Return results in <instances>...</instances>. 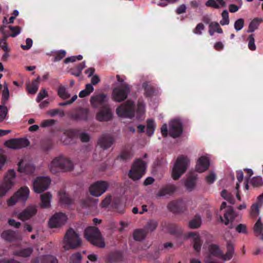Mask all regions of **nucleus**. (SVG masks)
Wrapping results in <instances>:
<instances>
[{
	"mask_svg": "<svg viewBox=\"0 0 263 263\" xmlns=\"http://www.w3.org/2000/svg\"><path fill=\"white\" fill-rule=\"evenodd\" d=\"M130 91L128 84L123 83L119 87H115L112 90V99L118 102L124 101Z\"/></svg>",
	"mask_w": 263,
	"mask_h": 263,
	"instance_id": "obj_9",
	"label": "nucleus"
},
{
	"mask_svg": "<svg viewBox=\"0 0 263 263\" xmlns=\"http://www.w3.org/2000/svg\"><path fill=\"white\" fill-rule=\"evenodd\" d=\"M93 90V87L91 84H87L86 85L85 89L80 92L79 96L80 98H84L89 95Z\"/></svg>",
	"mask_w": 263,
	"mask_h": 263,
	"instance_id": "obj_44",
	"label": "nucleus"
},
{
	"mask_svg": "<svg viewBox=\"0 0 263 263\" xmlns=\"http://www.w3.org/2000/svg\"><path fill=\"white\" fill-rule=\"evenodd\" d=\"M9 98V91L7 84L4 85L2 93V104L5 105Z\"/></svg>",
	"mask_w": 263,
	"mask_h": 263,
	"instance_id": "obj_50",
	"label": "nucleus"
},
{
	"mask_svg": "<svg viewBox=\"0 0 263 263\" xmlns=\"http://www.w3.org/2000/svg\"><path fill=\"white\" fill-rule=\"evenodd\" d=\"M60 202L64 204L69 205L73 202V200L71 198L68 194L64 191H60L59 192Z\"/></svg>",
	"mask_w": 263,
	"mask_h": 263,
	"instance_id": "obj_34",
	"label": "nucleus"
},
{
	"mask_svg": "<svg viewBox=\"0 0 263 263\" xmlns=\"http://www.w3.org/2000/svg\"><path fill=\"white\" fill-rule=\"evenodd\" d=\"M8 112V109L7 107L5 105H0V122H2L5 117L6 116Z\"/></svg>",
	"mask_w": 263,
	"mask_h": 263,
	"instance_id": "obj_59",
	"label": "nucleus"
},
{
	"mask_svg": "<svg viewBox=\"0 0 263 263\" xmlns=\"http://www.w3.org/2000/svg\"><path fill=\"white\" fill-rule=\"evenodd\" d=\"M147 130L146 134L148 136L153 135L155 129V124L154 120L148 119L146 121Z\"/></svg>",
	"mask_w": 263,
	"mask_h": 263,
	"instance_id": "obj_42",
	"label": "nucleus"
},
{
	"mask_svg": "<svg viewBox=\"0 0 263 263\" xmlns=\"http://www.w3.org/2000/svg\"><path fill=\"white\" fill-rule=\"evenodd\" d=\"M41 263H58V261L55 257L47 255L42 256Z\"/></svg>",
	"mask_w": 263,
	"mask_h": 263,
	"instance_id": "obj_49",
	"label": "nucleus"
},
{
	"mask_svg": "<svg viewBox=\"0 0 263 263\" xmlns=\"http://www.w3.org/2000/svg\"><path fill=\"white\" fill-rule=\"evenodd\" d=\"M260 206L258 203H255L252 205L250 210V215L253 218H255L258 215L259 212V208Z\"/></svg>",
	"mask_w": 263,
	"mask_h": 263,
	"instance_id": "obj_51",
	"label": "nucleus"
},
{
	"mask_svg": "<svg viewBox=\"0 0 263 263\" xmlns=\"http://www.w3.org/2000/svg\"><path fill=\"white\" fill-rule=\"evenodd\" d=\"M30 142L26 138L11 139L5 142L6 146L12 149H20L29 145Z\"/></svg>",
	"mask_w": 263,
	"mask_h": 263,
	"instance_id": "obj_16",
	"label": "nucleus"
},
{
	"mask_svg": "<svg viewBox=\"0 0 263 263\" xmlns=\"http://www.w3.org/2000/svg\"><path fill=\"white\" fill-rule=\"evenodd\" d=\"M55 123V120L53 119H47L41 122V126L42 127H48L52 126Z\"/></svg>",
	"mask_w": 263,
	"mask_h": 263,
	"instance_id": "obj_60",
	"label": "nucleus"
},
{
	"mask_svg": "<svg viewBox=\"0 0 263 263\" xmlns=\"http://www.w3.org/2000/svg\"><path fill=\"white\" fill-rule=\"evenodd\" d=\"M81 259L82 256L81 253L77 252L71 255L69 260L71 263H80Z\"/></svg>",
	"mask_w": 263,
	"mask_h": 263,
	"instance_id": "obj_58",
	"label": "nucleus"
},
{
	"mask_svg": "<svg viewBox=\"0 0 263 263\" xmlns=\"http://www.w3.org/2000/svg\"><path fill=\"white\" fill-rule=\"evenodd\" d=\"M210 166V161L208 157L201 156L199 159L196 166V170L200 173L206 171Z\"/></svg>",
	"mask_w": 263,
	"mask_h": 263,
	"instance_id": "obj_23",
	"label": "nucleus"
},
{
	"mask_svg": "<svg viewBox=\"0 0 263 263\" xmlns=\"http://www.w3.org/2000/svg\"><path fill=\"white\" fill-rule=\"evenodd\" d=\"M67 219V216L63 213H55L49 221V226L51 228H55L63 225Z\"/></svg>",
	"mask_w": 263,
	"mask_h": 263,
	"instance_id": "obj_15",
	"label": "nucleus"
},
{
	"mask_svg": "<svg viewBox=\"0 0 263 263\" xmlns=\"http://www.w3.org/2000/svg\"><path fill=\"white\" fill-rule=\"evenodd\" d=\"M142 88L144 90V96L147 98L153 96L157 90L156 86L149 82H145L142 84Z\"/></svg>",
	"mask_w": 263,
	"mask_h": 263,
	"instance_id": "obj_27",
	"label": "nucleus"
},
{
	"mask_svg": "<svg viewBox=\"0 0 263 263\" xmlns=\"http://www.w3.org/2000/svg\"><path fill=\"white\" fill-rule=\"evenodd\" d=\"M47 114L52 117H55L57 115H59L61 117L65 116L64 111L58 108L48 110Z\"/></svg>",
	"mask_w": 263,
	"mask_h": 263,
	"instance_id": "obj_53",
	"label": "nucleus"
},
{
	"mask_svg": "<svg viewBox=\"0 0 263 263\" xmlns=\"http://www.w3.org/2000/svg\"><path fill=\"white\" fill-rule=\"evenodd\" d=\"M26 45H21V48L25 50H29L32 46L33 41L30 38H27L26 40Z\"/></svg>",
	"mask_w": 263,
	"mask_h": 263,
	"instance_id": "obj_63",
	"label": "nucleus"
},
{
	"mask_svg": "<svg viewBox=\"0 0 263 263\" xmlns=\"http://www.w3.org/2000/svg\"><path fill=\"white\" fill-rule=\"evenodd\" d=\"M221 196L231 204H234L235 200L231 193H228L227 190H223L221 193Z\"/></svg>",
	"mask_w": 263,
	"mask_h": 263,
	"instance_id": "obj_47",
	"label": "nucleus"
},
{
	"mask_svg": "<svg viewBox=\"0 0 263 263\" xmlns=\"http://www.w3.org/2000/svg\"><path fill=\"white\" fill-rule=\"evenodd\" d=\"M204 28V26L202 23H199L194 29L193 32L196 34L201 35L202 34L201 31L203 30Z\"/></svg>",
	"mask_w": 263,
	"mask_h": 263,
	"instance_id": "obj_62",
	"label": "nucleus"
},
{
	"mask_svg": "<svg viewBox=\"0 0 263 263\" xmlns=\"http://www.w3.org/2000/svg\"><path fill=\"white\" fill-rule=\"evenodd\" d=\"M86 239L91 245L100 248L105 246L104 240L99 229L94 226H90L86 228L84 233Z\"/></svg>",
	"mask_w": 263,
	"mask_h": 263,
	"instance_id": "obj_2",
	"label": "nucleus"
},
{
	"mask_svg": "<svg viewBox=\"0 0 263 263\" xmlns=\"http://www.w3.org/2000/svg\"><path fill=\"white\" fill-rule=\"evenodd\" d=\"M176 190V186L173 184H168L162 187L158 192L157 196L162 197L172 195Z\"/></svg>",
	"mask_w": 263,
	"mask_h": 263,
	"instance_id": "obj_30",
	"label": "nucleus"
},
{
	"mask_svg": "<svg viewBox=\"0 0 263 263\" xmlns=\"http://www.w3.org/2000/svg\"><path fill=\"white\" fill-rule=\"evenodd\" d=\"M113 114L109 105L101 107L96 115V119L100 122L108 121L112 119Z\"/></svg>",
	"mask_w": 263,
	"mask_h": 263,
	"instance_id": "obj_14",
	"label": "nucleus"
},
{
	"mask_svg": "<svg viewBox=\"0 0 263 263\" xmlns=\"http://www.w3.org/2000/svg\"><path fill=\"white\" fill-rule=\"evenodd\" d=\"M167 208L173 213H180L186 211V206L183 200L178 199L170 202L167 205Z\"/></svg>",
	"mask_w": 263,
	"mask_h": 263,
	"instance_id": "obj_17",
	"label": "nucleus"
},
{
	"mask_svg": "<svg viewBox=\"0 0 263 263\" xmlns=\"http://www.w3.org/2000/svg\"><path fill=\"white\" fill-rule=\"evenodd\" d=\"M58 94L60 98L64 100L69 98L70 96V94L66 90L65 87L62 85H60L59 87Z\"/></svg>",
	"mask_w": 263,
	"mask_h": 263,
	"instance_id": "obj_48",
	"label": "nucleus"
},
{
	"mask_svg": "<svg viewBox=\"0 0 263 263\" xmlns=\"http://www.w3.org/2000/svg\"><path fill=\"white\" fill-rule=\"evenodd\" d=\"M158 227V222L155 220H150L147 222L144 227V229L147 233L154 231Z\"/></svg>",
	"mask_w": 263,
	"mask_h": 263,
	"instance_id": "obj_46",
	"label": "nucleus"
},
{
	"mask_svg": "<svg viewBox=\"0 0 263 263\" xmlns=\"http://www.w3.org/2000/svg\"><path fill=\"white\" fill-rule=\"evenodd\" d=\"M66 52L64 50H60L55 53L53 62H58L63 59L66 55Z\"/></svg>",
	"mask_w": 263,
	"mask_h": 263,
	"instance_id": "obj_55",
	"label": "nucleus"
},
{
	"mask_svg": "<svg viewBox=\"0 0 263 263\" xmlns=\"http://www.w3.org/2000/svg\"><path fill=\"white\" fill-rule=\"evenodd\" d=\"M237 216V214L234 211L232 206H230L224 214V220L221 216L220 219L221 222H224L225 225H228L230 222H232Z\"/></svg>",
	"mask_w": 263,
	"mask_h": 263,
	"instance_id": "obj_21",
	"label": "nucleus"
},
{
	"mask_svg": "<svg viewBox=\"0 0 263 263\" xmlns=\"http://www.w3.org/2000/svg\"><path fill=\"white\" fill-rule=\"evenodd\" d=\"M124 256L121 251H116L111 252L108 256L107 260L110 263L122 262L123 260Z\"/></svg>",
	"mask_w": 263,
	"mask_h": 263,
	"instance_id": "obj_28",
	"label": "nucleus"
},
{
	"mask_svg": "<svg viewBox=\"0 0 263 263\" xmlns=\"http://www.w3.org/2000/svg\"><path fill=\"white\" fill-rule=\"evenodd\" d=\"M236 231L239 233H247V227L245 224L240 223L236 227Z\"/></svg>",
	"mask_w": 263,
	"mask_h": 263,
	"instance_id": "obj_64",
	"label": "nucleus"
},
{
	"mask_svg": "<svg viewBox=\"0 0 263 263\" xmlns=\"http://www.w3.org/2000/svg\"><path fill=\"white\" fill-rule=\"evenodd\" d=\"M36 213V210L34 207L29 206L18 213L17 217L18 219L22 221H25L34 215Z\"/></svg>",
	"mask_w": 263,
	"mask_h": 263,
	"instance_id": "obj_22",
	"label": "nucleus"
},
{
	"mask_svg": "<svg viewBox=\"0 0 263 263\" xmlns=\"http://www.w3.org/2000/svg\"><path fill=\"white\" fill-rule=\"evenodd\" d=\"M23 161H20L18 164V171L19 172L28 175H31L34 173L35 167L33 165L30 163H26L23 166Z\"/></svg>",
	"mask_w": 263,
	"mask_h": 263,
	"instance_id": "obj_29",
	"label": "nucleus"
},
{
	"mask_svg": "<svg viewBox=\"0 0 263 263\" xmlns=\"http://www.w3.org/2000/svg\"><path fill=\"white\" fill-rule=\"evenodd\" d=\"M182 133V125L181 123L177 120L172 121L170 125L169 134L174 138L179 137Z\"/></svg>",
	"mask_w": 263,
	"mask_h": 263,
	"instance_id": "obj_19",
	"label": "nucleus"
},
{
	"mask_svg": "<svg viewBox=\"0 0 263 263\" xmlns=\"http://www.w3.org/2000/svg\"><path fill=\"white\" fill-rule=\"evenodd\" d=\"M147 164L141 159H136L132 167L129 172V177L133 180L140 179L145 174Z\"/></svg>",
	"mask_w": 263,
	"mask_h": 263,
	"instance_id": "obj_5",
	"label": "nucleus"
},
{
	"mask_svg": "<svg viewBox=\"0 0 263 263\" xmlns=\"http://www.w3.org/2000/svg\"><path fill=\"white\" fill-rule=\"evenodd\" d=\"M209 251L211 255L221 259L222 251L220 249L218 245L216 244L210 245L209 246Z\"/></svg>",
	"mask_w": 263,
	"mask_h": 263,
	"instance_id": "obj_37",
	"label": "nucleus"
},
{
	"mask_svg": "<svg viewBox=\"0 0 263 263\" xmlns=\"http://www.w3.org/2000/svg\"><path fill=\"white\" fill-rule=\"evenodd\" d=\"M66 137L63 143L65 145L70 144L74 142V140L79 138L82 142H88L89 141V135L86 133H80L76 129L66 130L64 133Z\"/></svg>",
	"mask_w": 263,
	"mask_h": 263,
	"instance_id": "obj_6",
	"label": "nucleus"
},
{
	"mask_svg": "<svg viewBox=\"0 0 263 263\" xmlns=\"http://www.w3.org/2000/svg\"><path fill=\"white\" fill-rule=\"evenodd\" d=\"M162 230L171 234H175L178 232V229L174 223L163 222L161 223Z\"/></svg>",
	"mask_w": 263,
	"mask_h": 263,
	"instance_id": "obj_31",
	"label": "nucleus"
},
{
	"mask_svg": "<svg viewBox=\"0 0 263 263\" xmlns=\"http://www.w3.org/2000/svg\"><path fill=\"white\" fill-rule=\"evenodd\" d=\"M187 236L193 238L194 249L197 252H200L203 242L199 234L196 232H190L188 233Z\"/></svg>",
	"mask_w": 263,
	"mask_h": 263,
	"instance_id": "obj_26",
	"label": "nucleus"
},
{
	"mask_svg": "<svg viewBox=\"0 0 263 263\" xmlns=\"http://www.w3.org/2000/svg\"><path fill=\"white\" fill-rule=\"evenodd\" d=\"M32 252L31 248H27L15 251L13 254L15 256L26 257L30 256Z\"/></svg>",
	"mask_w": 263,
	"mask_h": 263,
	"instance_id": "obj_40",
	"label": "nucleus"
},
{
	"mask_svg": "<svg viewBox=\"0 0 263 263\" xmlns=\"http://www.w3.org/2000/svg\"><path fill=\"white\" fill-rule=\"evenodd\" d=\"M227 251L225 254H223L222 252L221 259L224 260H229L232 258L234 252V245L231 241L227 242Z\"/></svg>",
	"mask_w": 263,
	"mask_h": 263,
	"instance_id": "obj_32",
	"label": "nucleus"
},
{
	"mask_svg": "<svg viewBox=\"0 0 263 263\" xmlns=\"http://www.w3.org/2000/svg\"><path fill=\"white\" fill-rule=\"evenodd\" d=\"M88 110L84 108H76L68 113V117L73 121L87 120Z\"/></svg>",
	"mask_w": 263,
	"mask_h": 263,
	"instance_id": "obj_13",
	"label": "nucleus"
},
{
	"mask_svg": "<svg viewBox=\"0 0 263 263\" xmlns=\"http://www.w3.org/2000/svg\"><path fill=\"white\" fill-rule=\"evenodd\" d=\"M16 177L15 172L13 170H9L4 177V180L0 185V197L4 196L10 190L15 183Z\"/></svg>",
	"mask_w": 263,
	"mask_h": 263,
	"instance_id": "obj_8",
	"label": "nucleus"
},
{
	"mask_svg": "<svg viewBox=\"0 0 263 263\" xmlns=\"http://www.w3.org/2000/svg\"><path fill=\"white\" fill-rule=\"evenodd\" d=\"M189 160L184 156H179L175 163L173 171L172 177L174 180H178L185 173L187 169Z\"/></svg>",
	"mask_w": 263,
	"mask_h": 263,
	"instance_id": "obj_7",
	"label": "nucleus"
},
{
	"mask_svg": "<svg viewBox=\"0 0 263 263\" xmlns=\"http://www.w3.org/2000/svg\"><path fill=\"white\" fill-rule=\"evenodd\" d=\"M205 5L207 7L215 9H218L220 6L224 7L226 6V3L223 0H208Z\"/></svg>",
	"mask_w": 263,
	"mask_h": 263,
	"instance_id": "obj_35",
	"label": "nucleus"
},
{
	"mask_svg": "<svg viewBox=\"0 0 263 263\" xmlns=\"http://www.w3.org/2000/svg\"><path fill=\"white\" fill-rule=\"evenodd\" d=\"M222 20L220 21V24L223 26L228 25L230 23L229 13L227 10H224L221 13Z\"/></svg>",
	"mask_w": 263,
	"mask_h": 263,
	"instance_id": "obj_52",
	"label": "nucleus"
},
{
	"mask_svg": "<svg viewBox=\"0 0 263 263\" xmlns=\"http://www.w3.org/2000/svg\"><path fill=\"white\" fill-rule=\"evenodd\" d=\"M51 182V180L48 177H38L33 183L34 191L36 193H42L46 190Z\"/></svg>",
	"mask_w": 263,
	"mask_h": 263,
	"instance_id": "obj_11",
	"label": "nucleus"
},
{
	"mask_svg": "<svg viewBox=\"0 0 263 263\" xmlns=\"http://www.w3.org/2000/svg\"><path fill=\"white\" fill-rule=\"evenodd\" d=\"M114 208L120 213H123L124 212V206L119 200L115 202Z\"/></svg>",
	"mask_w": 263,
	"mask_h": 263,
	"instance_id": "obj_61",
	"label": "nucleus"
},
{
	"mask_svg": "<svg viewBox=\"0 0 263 263\" xmlns=\"http://www.w3.org/2000/svg\"><path fill=\"white\" fill-rule=\"evenodd\" d=\"M245 25V20L243 18H238L237 20L234 24V27L236 31H239L241 30Z\"/></svg>",
	"mask_w": 263,
	"mask_h": 263,
	"instance_id": "obj_56",
	"label": "nucleus"
},
{
	"mask_svg": "<svg viewBox=\"0 0 263 263\" xmlns=\"http://www.w3.org/2000/svg\"><path fill=\"white\" fill-rule=\"evenodd\" d=\"M251 184L253 187H258L263 185L262 178L259 176L253 177L251 180Z\"/></svg>",
	"mask_w": 263,
	"mask_h": 263,
	"instance_id": "obj_54",
	"label": "nucleus"
},
{
	"mask_svg": "<svg viewBox=\"0 0 263 263\" xmlns=\"http://www.w3.org/2000/svg\"><path fill=\"white\" fill-rule=\"evenodd\" d=\"M134 156V152L132 147L129 145L125 146L121 151L120 155L118 156L117 159L123 161H126L132 158Z\"/></svg>",
	"mask_w": 263,
	"mask_h": 263,
	"instance_id": "obj_24",
	"label": "nucleus"
},
{
	"mask_svg": "<svg viewBox=\"0 0 263 263\" xmlns=\"http://www.w3.org/2000/svg\"><path fill=\"white\" fill-rule=\"evenodd\" d=\"M52 195L49 192H46L41 195V206L43 208H48L50 204Z\"/></svg>",
	"mask_w": 263,
	"mask_h": 263,
	"instance_id": "obj_39",
	"label": "nucleus"
},
{
	"mask_svg": "<svg viewBox=\"0 0 263 263\" xmlns=\"http://www.w3.org/2000/svg\"><path fill=\"white\" fill-rule=\"evenodd\" d=\"M253 230L256 236L261 235L263 231V223L261 221V218H259L255 223Z\"/></svg>",
	"mask_w": 263,
	"mask_h": 263,
	"instance_id": "obj_45",
	"label": "nucleus"
},
{
	"mask_svg": "<svg viewBox=\"0 0 263 263\" xmlns=\"http://www.w3.org/2000/svg\"><path fill=\"white\" fill-rule=\"evenodd\" d=\"M147 234V232L144 229H137L133 233V237L136 241H141L143 240Z\"/></svg>",
	"mask_w": 263,
	"mask_h": 263,
	"instance_id": "obj_36",
	"label": "nucleus"
},
{
	"mask_svg": "<svg viewBox=\"0 0 263 263\" xmlns=\"http://www.w3.org/2000/svg\"><path fill=\"white\" fill-rule=\"evenodd\" d=\"M262 22L261 18L256 17L254 18L249 24L247 32L249 33L253 32L256 30L260 23Z\"/></svg>",
	"mask_w": 263,
	"mask_h": 263,
	"instance_id": "obj_38",
	"label": "nucleus"
},
{
	"mask_svg": "<svg viewBox=\"0 0 263 263\" xmlns=\"http://www.w3.org/2000/svg\"><path fill=\"white\" fill-rule=\"evenodd\" d=\"M107 96L104 93H99L97 95L92 96L90 98V102L91 105L94 108L102 107L107 104L108 102Z\"/></svg>",
	"mask_w": 263,
	"mask_h": 263,
	"instance_id": "obj_18",
	"label": "nucleus"
},
{
	"mask_svg": "<svg viewBox=\"0 0 263 263\" xmlns=\"http://www.w3.org/2000/svg\"><path fill=\"white\" fill-rule=\"evenodd\" d=\"M201 223V220L200 216H196L194 218L190 221L189 226L191 229H196L200 227Z\"/></svg>",
	"mask_w": 263,
	"mask_h": 263,
	"instance_id": "obj_43",
	"label": "nucleus"
},
{
	"mask_svg": "<svg viewBox=\"0 0 263 263\" xmlns=\"http://www.w3.org/2000/svg\"><path fill=\"white\" fill-rule=\"evenodd\" d=\"M40 81V78L38 77L36 79L33 80L31 84L27 85V89L29 93L34 95L37 92Z\"/></svg>",
	"mask_w": 263,
	"mask_h": 263,
	"instance_id": "obj_33",
	"label": "nucleus"
},
{
	"mask_svg": "<svg viewBox=\"0 0 263 263\" xmlns=\"http://www.w3.org/2000/svg\"><path fill=\"white\" fill-rule=\"evenodd\" d=\"M145 111V104L142 101H139L137 108L134 101L128 100L121 104L116 109L117 115L123 118L132 119L136 112L137 117L140 118Z\"/></svg>",
	"mask_w": 263,
	"mask_h": 263,
	"instance_id": "obj_1",
	"label": "nucleus"
},
{
	"mask_svg": "<svg viewBox=\"0 0 263 263\" xmlns=\"http://www.w3.org/2000/svg\"><path fill=\"white\" fill-rule=\"evenodd\" d=\"M197 177L195 175H191L188 177L185 183V185L188 190L192 191L196 184Z\"/></svg>",
	"mask_w": 263,
	"mask_h": 263,
	"instance_id": "obj_41",
	"label": "nucleus"
},
{
	"mask_svg": "<svg viewBox=\"0 0 263 263\" xmlns=\"http://www.w3.org/2000/svg\"><path fill=\"white\" fill-rule=\"evenodd\" d=\"M64 243L65 250L74 249L81 246V240L79 234L73 229L69 228L65 234Z\"/></svg>",
	"mask_w": 263,
	"mask_h": 263,
	"instance_id": "obj_4",
	"label": "nucleus"
},
{
	"mask_svg": "<svg viewBox=\"0 0 263 263\" xmlns=\"http://www.w3.org/2000/svg\"><path fill=\"white\" fill-rule=\"evenodd\" d=\"M108 184L105 181H98L89 187V192L93 196L99 197L107 190Z\"/></svg>",
	"mask_w": 263,
	"mask_h": 263,
	"instance_id": "obj_12",
	"label": "nucleus"
},
{
	"mask_svg": "<svg viewBox=\"0 0 263 263\" xmlns=\"http://www.w3.org/2000/svg\"><path fill=\"white\" fill-rule=\"evenodd\" d=\"M73 167L70 160L63 156H60L53 159L49 165V169L52 173L56 174L59 171H70Z\"/></svg>",
	"mask_w": 263,
	"mask_h": 263,
	"instance_id": "obj_3",
	"label": "nucleus"
},
{
	"mask_svg": "<svg viewBox=\"0 0 263 263\" xmlns=\"http://www.w3.org/2000/svg\"><path fill=\"white\" fill-rule=\"evenodd\" d=\"M2 237L8 241L21 239V236L18 231H14L11 230L4 231L2 234Z\"/></svg>",
	"mask_w": 263,
	"mask_h": 263,
	"instance_id": "obj_25",
	"label": "nucleus"
},
{
	"mask_svg": "<svg viewBox=\"0 0 263 263\" xmlns=\"http://www.w3.org/2000/svg\"><path fill=\"white\" fill-rule=\"evenodd\" d=\"M114 142V139L110 134H104L98 140V144L103 149L109 148Z\"/></svg>",
	"mask_w": 263,
	"mask_h": 263,
	"instance_id": "obj_20",
	"label": "nucleus"
},
{
	"mask_svg": "<svg viewBox=\"0 0 263 263\" xmlns=\"http://www.w3.org/2000/svg\"><path fill=\"white\" fill-rule=\"evenodd\" d=\"M29 190L28 187H22L7 201L9 206L14 205L17 201H25L28 198Z\"/></svg>",
	"mask_w": 263,
	"mask_h": 263,
	"instance_id": "obj_10",
	"label": "nucleus"
},
{
	"mask_svg": "<svg viewBox=\"0 0 263 263\" xmlns=\"http://www.w3.org/2000/svg\"><path fill=\"white\" fill-rule=\"evenodd\" d=\"M253 34H250L248 38V47L250 50L254 51L256 50V46L255 44V39Z\"/></svg>",
	"mask_w": 263,
	"mask_h": 263,
	"instance_id": "obj_57",
	"label": "nucleus"
}]
</instances>
